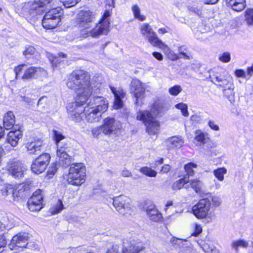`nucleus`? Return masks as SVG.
<instances>
[{
  "mask_svg": "<svg viewBox=\"0 0 253 253\" xmlns=\"http://www.w3.org/2000/svg\"><path fill=\"white\" fill-rule=\"evenodd\" d=\"M90 79L89 74L83 70L75 71L68 77L67 86L75 91L77 95L76 102L70 103L67 106L68 114L75 122H80L82 120L83 112L88 123L97 122L101 118L102 114L89 105L83 107L92 93L97 94L100 91L99 84L94 85L93 81H90Z\"/></svg>",
  "mask_w": 253,
  "mask_h": 253,
  "instance_id": "obj_1",
  "label": "nucleus"
},
{
  "mask_svg": "<svg viewBox=\"0 0 253 253\" xmlns=\"http://www.w3.org/2000/svg\"><path fill=\"white\" fill-rule=\"evenodd\" d=\"M111 12L106 10L100 22L92 27L95 21V14L89 10L80 11L76 18L78 28L80 30V35L82 38L91 36L97 38L102 35H107L109 32L110 22L109 17Z\"/></svg>",
  "mask_w": 253,
  "mask_h": 253,
  "instance_id": "obj_2",
  "label": "nucleus"
},
{
  "mask_svg": "<svg viewBox=\"0 0 253 253\" xmlns=\"http://www.w3.org/2000/svg\"><path fill=\"white\" fill-rule=\"evenodd\" d=\"M165 109V103L158 98L151 107L150 112L147 111H139L136 115L137 120L145 124L147 132L150 135H155L160 130V123L155 119L157 115Z\"/></svg>",
  "mask_w": 253,
  "mask_h": 253,
  "instance_id": "obj_3",
  "label": "nucleus"
},
{
  "mask_svg": "<svg viewBox=\"0 0 253 253\" xmlns=\"http://www.w3.org/2000/svg\"><path fill=\"white\" fill-rule=\"evenodd\" d=\"M56 0H34L24 4L23 12L27 15L34 17L42 14L44 11L53 5H55Z\"/></svg>",
  "mask_w": 253,
  "mask_h": 253,
  "instance_id": "obj_4",
  "label": "nucleus"
},
{
  "mask_svg": "<svg viewBox=\"0 0 253 253\" xmlns=\"http://www.w3.org/2000/svg\"><path fill=\"white\" fill-rule=\"evenodd\" d=\"M86 169L83 163H74L70 166L67 180L70 184L80 186L85 180Z\"/></svg>",
  "mask_w": 253,
  "mask_h": 253,
  "instance_id": "obj_5",
  "label": "nucleus"
},
{
  "mask_svg": "<svg viewBox=\"0 0 253 253\" xmlns=\"http://www.w3.org/2000/svg\"><path fill=\"white\" fill-rule=\"evenodd\" d=\"M62 14V9L59 7L49 10L45 14L42 20L43 27L46 29L56 28L61 21Z\"/></svg>",
  "mask_w": 253,
  "mask_h": 253,
  "instance_id": "obj_6",
  "label": "nucleus"
},
{
  "mask_svg": "<svg viewBox=\"0 0 253 253\" xmlns=\"http://www.w3.org/2000/svg\"><path fill=\"white\" fill-rule=\"evenodd\" d=\"M192 213L198 219L211 218L213 216L211 211L210 201L207 198H203L194 205L192 209Z\"/></svg>",
  "mask_w": 253,
  "mask_h": 253,
  "instance_id": "obj_7",
  "label": "nucleus"
},
{
  "mask_svg": "<svg viewBox=\"0 0 253 253\" xmlns=\"http://www.w3.org/2000/svg\"><path fill=\"white\" fill-rule=\"evenodd\" d=\"M50 156L47 153H43L36 158L31 165V169L36 174L43 172L48 165Z\"/></svg>",
  "mask_w": 253,
  "mask_h": 253,
  "instance_id": "obj_8",
  "label": "nucleus"
},
{
  "mask_svg": "<svg viewBox=\"0 0 253 253\" xmlns=\"http://www.w3.org/2000/svg\"><path fill=\"white\" fill-rule=\"evenodd\" d=\"M87 104L101 114L105 112L109 107L108 100L102 96L93 95Z\"/></svg>",
  "mask_w": 253,
  "mask_h": 253,
  "instance_id": "obj_9",
  "label": "nucleus"
},
{
  "mask_svg": "<svg viewBox=\"0 0 253 253\" xmlns=\"http://www.w3.org/2000/svg\"><path fill=\"white\" fill-rule=\"evenodd\" d=\"M8 173L15 178H21L24 175L26 168L22 163L15 159L10 160L6 166Z\"/></svg>",
  "mask_w": 253,
  "mask_h": 253,
  "instance_id": "obj_10",
  "label": "nucleus"
},
{
  "mask_svg": "<svg viewBox=\"0 0 253 253\" xmlns=\"http://www.w3.org/2000/svg\"><path fill=\"white\" fill-rule=\"evenodd\" d=\"M141 34L154 46H156L161 41L148 23H143L139 27Z\"/></svg>",
  "mask_w": 253,
  "mask_h": 253,
  "instance_id": "obj_11",
  "label": "nucleus"
},
{
  "mask_svg": "<svg viewBox=\"0 0 253 253\" xmlns=\"http://www.w3.org/2000/svg\"><path fill=\"white\" fill-rule=\"evenodd\" d=\"M211 81L218 88L222 89L226 88L234 84L233 80L228 73H224L222 75H212L210 76Z\"/></svg>",
  "mask_w": 253,
  "mask_h": 253,
  "instance_id": "obj_12",
  "label": "nucleus"
},
{
  "mask_svg": "<svg viewBox=\"0 0 253 253\" xmlns=\"http://www.w3.org/2000/svg\"><path fill=\"white\" fill-rule=\"evenodd\" d=\"M14 71L16 79L20 77L23 80H30L35 78L36 72L35 67L27 68L25 64H21L15 67Z\"/></svg>",
  "mask_w": 253,
  "mask_h": 253,
  "instance_id": "obj_13",
  "label": "nucleus"
},
{
  "mask_svg": "<svg viewBox=\"0 0 253 253\" xmlns=\"http://www.w3.org/2000/svg\"><path fill=\"white\" fill-rule=\"evenodd\" d=\"M130 199L126 196H120L113 199V205L121 214H126L130 211Z\"/></svg>",
  "mask_w": 253,
  "mask_h": 253,
  "instance_id": "obj_14",
  "label": "nucleus"
},
{
  "mask_svg": "<svg viewBox=\"0 0 253 253\" xmlns=\"http://www.w3.org/2000/svg\"><path fill=\"white\" fill-rule=\"evenodd\" d=\"M130 91L133 93L136 99L135 103L139 105L140 102L144 98L145 89L142 86L141 83L137 79H133L130 87Z\"/></svg>",
  "mask_w": 253,
  "mask_h": 253,
  "instance_id": "obj_15",
  "label": "nucleus"
},
{
  "mask_svg": "<svg viewBox=\"0 0 253 253\" xmlns=\"http://www.w3.org/2000/svg\"><path fill=\"white\" fill-rule=\"evenodd\" d=\"M43 141L36 137H30L25 144V147L30 154L36 155L42 151Z\"/></svg>",
  "mask_w": 253,
  "mask_h": 253,
  "instance_id": "obj_16",
  "label": "nucleus"
},
{
  "mask_svg": "<svg viewBox=\"0 0 253 253\" xmlns=\"http://www.w3.org/2000/svg\"><path fill=\"white\" fill-rule=\"evenodd\" d=\"M42 190L35 191L28 202L29 209L32 211H39L42 208L43 196Z\"/></svg>",
  "mask_w": 253,
  "mask_h": 253,
  "instance_id": "obj_17",
  "label": "nucleus"
},
{
  "mask_svg": "<svg viewBox=\"0 0 253 253\" xmlns=\"http://www.w3.org/2000/svg\"><path fill=\"white\" fill-rule=\"evenodd\" d=\"M28 240L27 233H19L13 237L9 244V248L11 250H14L16 248H25L27 245Z\"/></svg>",
  "mask_w": 253,
  "mask_h": 253,
  "instance_id": "obj_18",
  "label": "nucleus"
},
{
  "mask_svg": "<svg viewBox=\"0 0 253 253\" xmlns=\"http://www.w3.org/2000/svg\"><path fill=\"white\" fill-rule=\"evenodd\" d=\"M68 144L59 146L57 148L56 155L58 162L62 166H68L71 162V157L67 153Z\"/></svg>",
  "mask_w": 253,
  "mask_h": 253,
  "instance_id": "obj_19",
  "label": "nucleus"
},
{
  "mask_svg": "<svg viewBox=\"0 0 253 253\" xmlns=\"http://www.w3.org/2000/svg\"><path fill=\"white\" fill-rule=\"evenodd\" d=\"M143 248L141 243L134 241L124 242L121 251L119 252L118 250V253H139Z\"/></svg>",
  "mask_w": 253,
  "mask_h": 253,
  "instance_id": "obj_20",
  "label": "nucleus"
},
{
  "mask_svg": "<svg viewBox=\"0 0 253 253\" xmlns=\"http://www.w3.org/2000/svg\"><path fill=\"white\" fill-rule=\"evenodd\" d=\"M120 126L119 123H117L114 118H107L104 120V124L101 126L103 133L110 134L119 129Z\"/></svg>",
  "mask_w": 253,
  "mask_h": 253,
  "instance_id": "obj_21",
  "label": "nucleus"
},
{
  "mask_svg": "<svg viewBox=\"0 0 253 253\" xmlns=\"http://www.w3.org/2000/svg\"><path fill=\"white\" fill-rule=\"evenodd\" d=\"M110 89L115 96L113 108L115 109H118L122 107L123 102L122 99L125 96V93L121 88H115L110 86Z\"/></svg>",
  "mask_w": 253,
  "mask_h": 253,
  "instance_id": "obj_22",
  "label": "nucleus"
},
{
  "mask_svg": "<svg viewBox=\"0 0 253 253\" xmlns=\"http://www.w3.org/2000/svg\"><path fill=\"white\" fill-rule=\"evenodd\" d=\"M22 133L21 130L15 129L10 130L7 136V141L12 147H15L18 144L19 140L22 137Z\"/></svg>",
  "mask_w": 253,
  "mask_h": 253,
  "instance_id": "obj_23",
  "label": "nucleus"
},
{
  "mask_svg": "<svg viewBox=\"0 0 253 253\" xmlns=\"http://www.w3.org/2000/svg\"><path fill=\"white\" fill-rule=\"evenodd\" d=\"M188 184L186 185L185 188H192L197 194H202L203 192L204 185L203 182L198 178L188 179Z\"/></svg>",
  "mask_w": 253,
  "mask_h": 253,
  "instance_id": "obj_24",
  "label": "nucleus"
},
{
  "mask_svg": "<svg viewBox=\"0 0 253 253\" xmlns=\"http://www.w3.org/2000/svg\"><path fill=\"white\" fill-rule=\"evenodd\" d=\"M146 212L149 218L154 221H159L162 218L161 213L154 205H150L146 209Z\"/></svg>",
  "mask_w": 253,
  "mask_h": 253,
  "instance_id": "obj_25",
  "label": "nucleus"
},
{
  "mask_svg": "<svg viewBox=\"0 0 253 253\" xmlns=\"http://www.w3.org/2000/svg\"><path fill=\"white\" fill-rule=\"evenodd\" d=\"M156 47L160 48L165 53L166 56L171 61L177 60L179 58L178 55L174 53L170 48L162 41H161Z\"/></svg>",
  "mask_w": 253,
  "mask_h": 253,
  "instance_id": "obj_26",
  "label": "nucleus"
},
{
  "mask_svg": "<svg viewBox=\"0 0 253 253\" xmlns=\"http://www.w3.org/2000/svg\"><path fill=\"white\" fill-rule=\"evenodd\" d=\"M226 4L228 7L238 12L242 11L246 6V0H226Z\"/></svg>",
  "mask_w": 253,
  "mask_h": 253,
  "instance_id": "obj_27",
  "label": "nucleus"
},
{
  "mask_svg": "<svg viewBox=\"0 0 253 253\" xmlns=\"http://www.w3.org/2000/svg\"><path fill=\"white\" fill-rule=\"evenodd\" d=\"M167 146L170 149H179L183 144L184 141L180 136H172L167 139Z\"/></svg>",
  "mask_w": 253,
  "mask_h": 253,
  "instance_id": "obj_28",
  "label": "nucleus"
},
{
  "mask_svg": "<svg viewBox=\"0 0 253 253\" xmlns=\"http://www.w3.org/2000/svg\"><path fill=\"white\" fill-rule=\"evenodd\" d=\"M4 127L6 129H10L15 124V116L13 112L9 111L6 113L3 119Z\"/></svg>",
  "mask_w": 253,
  "mask_h": 253,
  "instance_id": "obj_29",
  "label": "nucleus"
},
{
  "mask_svg": "<svg viewBox=\"0 0 253 253\" xmlns=\"http://www.w3.org/2000/svg\"><path fill=\"white\" fill-rule=\"evenodd\" d=\"M199 244L206 253H219V251L211 243L201 241Z\"/></svg>",
  "mask_w": 253,
  "mask_h": 253,
  "instance_id": "obj_30",
  "label": "nucleus"
},
{
  "mask_svg": "<svg viewBox=\"0 0 253 253\" xmlns=\"http://www.w3.org/2000/svg\"><path fill=\"white\" fill-rule=\"evenodd\" d=\"M249 242L244 239L234 240L231 244V247L236 251H238L240 248L246 249L249 247Z\"/></svg>",
  "mask_w": 253,
  "mask_h": 253,
  "instance_id": "obj_31",
  "label": "nucleus"
},
{
  "mask_svg": "<svg viewBox=\"0 0 253 253\" xmlns=\"http://www.w3.org/2000/svg\"><path fill=\"white\" fill-rule=\"evenodd\" d=\"M234 84L229 86L226 88L222 89L223 95L231 102L234 101L235 92Z\"/></svg>",
  "mask_w": 253,
  "mask_h": 253,
  "instance_id": "obj_32",
  "label": "nucleus"
},
{
  "mask_svg": "<svg viewBox=\"0 0 253 253\" xmlns=\"http://www.w3.org/2000/svg\"><path fill=\"white\" fill-rule=\"evenodd\" d=\"M134 17L140 21H143L146 19V16L141 13L140 8L137 4L133 5L131 7Z\"/></svg>",
  "mask_w": 253,
  "mask_h": 253,
  "instance_id": "obj_33",
  "label": "nucleus"
},
{
  "mask_svg": "<svg viewBox=\"0 0 253 253\" xmlns=\"http://www.w3.org/2000/svg\"><path fill=\"white\" fill-rule=\"evenodd\" d=\"M53 139L55 141L57 148L59 146H64L66 143L60 142L62 140H64L65 138V136L60 132L56 130H53Z\"/></svg>",
  "mask_w": 253,
  "mask_h": 253,
  "instance_id": "obj_34",
  "label": "nucleus"
},
{
  "mask_svg": "<svg viewBox=\"0 0 253 253\" xmlns=\"http://www.w3.org/2000/svg\"><path fill=\"white\" fill-rule=\"evenodd\" d=\"M188 182V176L186 177L185 176L183 178H182L174 182L172 185L171 188L173 190H179L183 187L185 185L187 184Z\"/></svg>",
  "mask_w": 253,
  "mask_h": 253,
  "instance_id": "obj_35",
  "label": "nucleus"
},
{
  "mask_svg": "<svg viewBox=\"0 0 253 253\" xmlns=\"http://www.w3.org/2000/svg\"><path fill=\"white\" fill-rule=\"evenodd\" d=\"M139 171L144 175L151 177H155L157 174V172L148 167H143L139 169Z\"/></svg>",
  "mask_w": 253,
  "mask_h": 253,
  "instance_id": "obj_36",
  "label": "nucleus"
},
{
  "mask_svg": "<svg viewBox=\"0 0 253 253\" xmlns=\"http://www.w3.org/2000/svg\"><path fill=\"white\" fill-rule=\"evenodd\" d=\"M245 21L249 26H253V8H248L245 12Z\"/></svg>",
  "mask_w": 253,
  "mask_h": 253,
  "instance_id": "obj_37",
  "label": "nucleus"
},
{
  "mask_svg": "<svg viewBox=\"0 0 253 253\" xmlns=\"http://www.w3.org/2000/svg\"><path fill=\"white\" fill-rule=\"evenodd\" d=\"M2 195L4 196H7L9 195H14V187L10 184H5L1 189Z\"/></svg>",
  "mask_w": 253,
  "mask_h": 253,
  "instance_id": "obj_38",
  "label": "nucleus"
},
{
  "mask_svg": "<svg viewBox=\"0 0 253 253\" xmlns=\"http://www.w3.org/2000/svg\"><path fill=\"white\" fill-rule=\"evenodd\" d=\"M227 170L225 168H219L213 172L215 177L220 181L224 180V175L226 173Z\"/></svg>",
  "mask_w": 253,
  "mask_h": 253,
  "instance_id": "obj_39",
  "label": "nucleus"
},
{
  "mask_svg": "<svg viewBox=\"0 0 253 253\" xmlns=\"http://www.w3.org/2000/svg\"><path fill=\"white\" fill-rule=\"evenodd\" d=\"M63 209L64 207L62 201L58 200L57 203L51 208L50 211L52 214H56L59 213Z\"/></svg>",
  "mask_w": 253,
  "mask_h": 253,
  "instance_id": "obj_40",
  "label": "nucleus"
},
{
  "mask_svg": "<svg viewBox=\"0 0 253 253\" xmlns=\"http://www.w3.org/2000/svg\"><path fill=\"white\" fill-rule=\"evenodd\" d=\"M197 167V165L193 163H190L185 165L184 169L188 176H192L194 174V169L196 168Z\"/></svg>",
  "mask_w": 253,
  "mask_h": 253,
  "instance_id": "obj_41",
  "label": "nucleus"
},
{
  "mask_svg": "<svg viewBox=\"0 0 253 253\" xmlns=\"http://www.w3.org/2000/svg\"><path fill=\"white\" fill-rule=\"evenodd\" d=\"M175 108L179 109L183 116L184 117H188L189 116V112L188 111V106L186 104L184 103H179L175 105Z\"/></svg>",
  "mask_w": 253,
  "mask_h": 253,
  "instance_id": "obj_42",
  "label": "nucleus"
},
{
  "mask_svg": "<svg viewBox=\"0 0 253 253\" xmlns=\"http://www.w3.org/2000/svg\"><path fill=\"white\" fill-rule=\"evenodd\" d=\"M35 78L42 80L43 78H47V73L43 69L40 67H36Z\"/></svg>",
  "mask_w": 253,
  "mask_h": 253,
  "instance_id": "obj_43",
  "label": "nucleus"
},
{
  "mask_svg": "<svg viewBox=\"0 0 253 253\" xmlns=\"http://www.w3.org/2000/svg\"><path fill=\"white\" fill-rule=\"evenodd\" d=\"M182 90L181 86L179 85H175L169 89V93L172 96L178 95Z\"/></svg>",
  "mask_w": 253,
  "mask_h": 253,
  "instance_id": "obj_44",
  "label": "nucleus"
},
{
  "mask_svg": "<svg viewBox=\"0 0 253 253\" xmlns=\"http://www.w3.org/2000/svg\"><path fill=\"white\" fill-rule=\"evenodd\" d=\"M195 138L197 141L201 143H205L206 135L201 130H196L195 132Z\"/></svg>",
  "mask_w": 253,
  "mask_h": 253,
  "instance_id": "obj_45",
  "label": "nucleus"
},
{
  "mask_svg": "<svg viewBox=\"0 0 253 253\" xmlns=\"http://www.w3.org/2000/svg\"><path fill=\"white\" fill-rule=\"evenodd\" d=\"M207 198L210 201V207L211 206V205H212L213 207L216 208L219 207L221 204V199L217 196H214Z\"/></svg>",
  "mask_w": 253,
  "mask_h": 253,
  "instance_id": "obj_46",
  "label": "nucleus"
},
{
  "mask_svg": "<svg viewBox=\"0 0 253 253\" xmlns=\"http://www.w3.org/2000/svg\"><path fill=\"white\" fill-rule=\"evenodd\" d=\"M178 52L181 58L186 59H190L191 58L190 55L187 52V48L185 46H181L178 48Z\"/></svg>",
  "mask_w": 253,
  "mask_h": 253,
  "instance_id": "obj_47",
  "label": "nucleus"
},
{
  "mask_svg": "<svg viewBox=\"0 0 253 253\" xmlns=\"http://www.w3.org/2000/svg\"><path fill=\"white\" fill-rule=\"evenodd\" d=\"M36 52V50L33 46H27L25 47L23 54L26 58H30L31 56L34 55Z\"/></svg>",
  "mask_w": 253,
  "mask_h": 253,
  "instance_id": "obj_48",
  "label": "nucleus"
},
{
  "mask_svg": "<svg viewBox=\"0 0 253 253\" xmlns=\"http://www.w3.org/2000/svg\"><path fill=\"white\" fill-rule=\"evenodd\" d=\"M5 228V225L0 222V249L4 247L6 244V240L1 233V232L4 231Z\"/></svg>",
  "mask_w": 253,
  "mask_h": 253,
  "instance_id": "obj_49",
  "label": "nucleus"
},
{
  "mask_svg": "<svg viewBox=\"0 0 253 253\" xmlns=\"http://www.w3.org/2000/svg\"><path fill=\"white\" fill-rule=\"evenodd\" d=\"M80 0H60L65 7L69 8L77 4Z\"/></svg>",
  "mask_w": 253,
  "mask_h": 253,
  "instance_id": "obj_50",
  "label": "nucleus"
},
{
  "mask_svg": "<svg viewBox=\"0 0 253 253\" xmlns=\"http://www.w3.org/2000/svg\"><path fill=\"white\" fill-rule=\"evenodd\" d=\"M219 60L224 63H227L230 61L231 56L229 52H224L219 55Z\"/></svg>",
  "mask_w": 253,
  "mask_h": 253,
  "instance_id": "obj_51",
  "label": "nucleus"
},
{
  "mask_svg": "<svg viewBox=\"0 0 253 253\" xmlns=\"http://www.w3.org/2000/svg\"><path fill=\"white\" fill-rule=\"evenodd\" d=\"M193 227L194 229V231L192 235L195 237H197L202 232V227L197 223H194L193 224Z\"/></svg>",
  "mask_w": 253,
  "mask_h": 253,
  "instance_id": "obj_52",
  "label": "nucleus"
},
{
  "mask_svg": "<svg viewBox=\"0 0 253 253\" xmlns=\"http://www.w3.org/2000/svg\"><path fill=\"white\" fill-rule=\"evenodd\" d=\"M235 75L238 78H247L248 79H250L249 77L247 76V74H246L245 72L243 70L238 69L235 71Z\"/></svg>",
  "mask_w": 253,
  "mask_h": 253,
  "instance_id": "obj_53",
  "label": "nucleus"
},
{
  "mask_svg": "<svg viewBox=\"0 0 253 253\" xmlns=\"http://www.w3.org/2000/svg\"><path fill=\"white\" fill-rule=\"evenodd\" d=\"M189 10L196 14L197 15L199 16H202L203 14V8L201 7H191L189 8Z\"/></svg>",
  "mask_w": 253,
  "mask_h": 253,
  "instance_id": "obj_54",
  "label": "nucleus"
},
{
  "mask_svg": "<svg viewBox=\"0 0 253 253\" xmlns=\"http://www.w3.org/2000/svg\"><path fill=\"white\" fill-rule=\"evenodd\" d=\"M102 131L101 126L94 127L91 130L92 135L95 138H98Z\"/></svg>",
  "mask_w": 253,
  "mask_h": 253,
  "instance_id": "obj_55",
  "label": "nucleus"
},
{
  "mask_svg": "<svg viewBox=\"0 0 253 253\" xmlns=\"http://www.w3.org/2000/svg\"><path fill=\"white\" fill-rule=\"evenodd\" d=\"M66 57V55L63 53H60L58 54V57H54L53 58L52 60H51V62L54 65L56 64L57 62H59V58H65Z\"/></svg>",
  "mask_w": 253,
  "mask_h": 253,
  "instance_id": "obj_56",
  "label": "nucleus"
},
{
  "mask_svg": "<svg viewBox=\"0 0 253 253\" xmlns=\"http://www.w3.org/2000/svg\"><path fill=\"white\" fill-rule=\"evenodd\" d=\"M208 125L210 128L214 130L217 131L219 129L218 126L213 121H210Z\"/></svg>",
  "mask_w": 253,
  "mask_h": 253,
  "instance_id": "obj_57",
  "label": "nucleus"
},
{
  "mask_svg": "<svg viewBox=\"0 0 253 253\" xmlns=\"http://www.w3.org/2000/svg\"><path fill=\"white\" fill-rule=\"evenodd\" d=\"M56 171V166L55 164H53L49 168L47 173L48 175H53L55 173Z\"/></svg>",
  "mask_w": 253,
  "mask_h": 253,
  "instance_id": "obj_58",
  "label": "nucleus"
},
{
  "mask_svg": "<svg viewBox=\"0 0 253 253\" xmlns=\"http://www.w3.org/2000/svg\"><path fill=\"white\" fill-rule=\"evenodd\" d=\"M190 119L192 121L197 123H199L201 121V118L200 116L197 114L192 115Z\"/></svg>",
  "mask_w": 253,
  "mask_h": 253,
  "instance_id": "obj_59",
  "label": "nucleus"
},
{
  "mask_svg": "<svg viewBox=\"0 0 253 253\" xmlns=\"http://www.w3.org/2000/svg\"><path fill=\"white\" fill-rule=\"evenodd\" d=\"M171 169V167L169 165H165L162 167L161 169L160 170V172L165 173L169 172Z\"/></svg>",
  "mask_w": 253,
  "mask_h": 253,
  "instance_id": "obj_60",
  "label": "nucleus"
},
{
  "mask_svg": "<svg viewBox=\"0 0 253 253\" xmlns=\"http://www.w3.org/2000/svg\"><path fill=\"white\" fill-rule=\"evenodd\" d=\"M119 247L117 245H113L111 249L108 250L106 253H118V250H119Z\"/></svg>",
  "mask_w": 253,
  "mask_h": 253,
  "instance_id": "obj_61",
  "label": "nucleus"
},
{
  "mask_svg": "<svg viewBox=\"0 0 253 253\" xmlns=\"http://www.w3.org/2000/svg\"><path fill=\"white\" fill-rule=\"evenodd\" d=\"M152 55L155 58L159 61H162L163 59V56L161 53L158 52H153Z\"/></svg>",
  "mask_w": 253,
  "mask_h": 253,
  "instance_id": "obj_62",
  "label": "nucleus"
},
{
  "mask_svg": "<svg viewBox=\"0 0 253 253\" xmlns=\"http://www.w3.org/2000/svg\"><path fill=\"white\" fill-rule=\"evenodd\" d=\"M121 174L124 177H128L131 176V172L126 169H124L122 170Z\"/></svg>",
  "mask_w": 253,
  "mask_h": 253,
  "instance_id": "obj_63",
  "label": "nucleus"
},
{
  "mask_svg": "<svg viewBox=\"0 0 253 253\" xmlns=\"http://www.w3.org/2000/svg\"><path fill=\"white\" fill-rule=\"evenodd\" d=\"M247 76L249 78H251L253 75V64L251 67H249L247 69Z\"/></svg>",
  "mask_w": 253,
  "mask_h": 253,
  "instance_id": "obj_64",
  "label": "nucleus"
}]
</instances>
